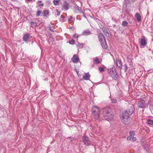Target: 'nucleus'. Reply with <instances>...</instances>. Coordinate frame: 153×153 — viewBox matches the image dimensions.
Wrapping results in <instances>:
<instances>
[{"label":"nucleus","instance_id":"1","mask_svg":"<svg viewBox=\"0 0 153 153\" xmlns=\"http://www.w3.org/2000/svg\"><path fill=\"white\" fill-rule=\"evenodd\" d=\"M133 107L128 106V108L124 111L120 115L121 120L125 124H126V122L127 121L129 118V116L131 115L134 111Z\"/></svg>","mask_w":153,"mask_h":153},{"label":"nucleus","instance_id":"2","mask_svg":"<svg viewBox=\"0 0 153 153\" xmlns=\"http://www.w3.org/2000/svg\"><path fill=\"white\" fill-rule=\"evenodd\" d=\"M102 113L104 118L106 120H111L113 118V113L109 107H106L104 108L102 110Z\"/></svg>","mask_w":153,"mask_h":153},{"label":"nucleus","instance_id":"3","mask_svg":"<svg viewBox=\"0 0 153 153\" xmlns=\"http://www.w3.org/2000/svg\"><path fill=\"white\" fill-rule=\"evenodd\" d=\"M92 113L96 120L98 119L100 116V109L96 106H93L92 108Z\"/></svg>","mask_w":153,"mask_h":153},{"label":"nucleus","instance_id":"4","mask_svg":"<svg viewBox=\"0 0 153 153\" xmlns=\"http://www.w3.org/2000/svg\"><path fill=\"white\" fill-rule=\"evenodd\" d=\"M110 76L114 80H116L118 78V75L115 69H111L108 72Z\"/></svg>","mask_w":153,"mask_h":153},{"label":"nucleus","instance_id":"5","mask_svg":"<svg viewBox=\"0 0 153 153\" xmlns=\"http://www.w3.org/2000/svg\"><path fill=\"white\" fill-rule=\"evenodd\" d=\"M82 139L85 145L89 146L90 145L91 141L87 137L85 136L83 137Z\"/></svg>","mask_w":153,"mask_h":153},{"label":"nucleus","instance_id":"6","mask_svg":"<svg viewBox=\"0 0 153 153\" xmlns=\"http://www.w3.org/2000/svg\"><path fill=\"white\" fill-rule=\"evenodd\" d=\"M98 36L100 42L106 40L104 35L102 33H99Z\"/></svg>","mask_w":153,"mask_h":153},{"label":"nucleus","instance_id":"7","mask_svg":"<svg viewBox=\"0 0 153 153\" xmlns=\"http://www.w3.org/2000/svg\"><path fill=\"white\" fill-rule=\"evenodd\" d=\"M71 60H72L73 62L74 63H76L79 61V58L77 55L76 54H75L72 58Z\"/></svg>","mask_w":153,"mask_h":153},{"label":"nucleus","instance_id":"8","mask_svg":"<svg viewBox=\"0 0 153 153\" xmlns=\"http://www.w3.org/2000/svg\"><path fill=\"white\" fill-rule=\"evenodd\" d=\"M138 105L139 108H144L145 107V102L144 101H139Z\"/></svg>","mask_w":153,"mask_h":153},{"label":"nucleus","instance_id":"9","mask_svg":"<svg viewBox=\"0 0 153 153\" xmlns=\"http://www.w3.org/2000/svg\"><path fill=\"white\" fill-rule=\"evenodd\" d=\"M116 64L119 68L122 69V63L120 59H118L117 60Z\"/></svg>","mask_w":153,"mask_h":153},{"label":"nucleus","instance_id":"10","mask_svg":"<svg viewBox=\"0 0 153 153\" xmlns=\"http://www.w3.org/2000/svg\"><path fill=\"white\" fill-rule=\"evenodd\" d=\"M30 38V34L28 33H25L23 37V40L25 42H27Z\"/></svg>","mask_w":153,"mask_h":153},{"label":"nucleus","instance_id":"11","mask_svg":"<svg viewBox=\"0 0 153 153\" xmlns=\"http://www.w3.org/2000/svg\"><path fill=\"white\" fill-rule=\"evenodd\" d=\"M102 30L106 37H108L109 36V33L108 32L107 29L104 27L102 28Z\"/></svg>","mask_w":153,"mask_h":153},{"label":"nucleus","instance_id":"12","mask_svg":"<svg viewBox=\"0 0 153 153\" xmlns=\"http://www.w3.org/2000/svg\"><path fill=\"white\" fill-rule=\"evenodd\" d=\"M135 17L136 18L137 21L138 22H140L141 20V16L138 13H136Z\"/></svg>","mask_w":153,"mask_h":153},{"label":"nucleus","instance_id":"13","mask_svg":"<svg viewBox=\"0 0 153 153\" xmlns=\"http://www.w3.org/2000/svg\"><path fill=\"white\" fill-rule=\"evenodd\" d=\"M69 4L67 2H65L62 6V7L64 9L67 10L69 9Z\"/></svg>","mask_w":153,"mask_h":153},{"label":"nucleus","instance_id":"14","mask_svg":"<svg viewBox=\"0 0 153 153\" xmlns=\"http://www.w3.org/2000/svg\"><path fill=\"white\" fill-rule=\"evenodd\" d=\"M100 43L103 49H105L107 48L108 46L106 40L100 42Z\"/></svg>","mask_w":153,"mask_h":153},{"label":"nucleus","instance_id":"15","mask_svg":"<svg viewBox=\"0 0 153 153\" xmlns=\"http://www.w3.org/2000/svg\"><path fill=\"white\" fill-rule=\"evenodd\" d=\"M140 43L141 45L144 46L146 44V41L144 38H142L140 41Z\"/></svg>","mask_w":153,"mask_h":153},{"label":"nucleus","instance_id":"16","mask_svg":"<svg viewBox=\"0 0 153 153\" xmlns=\"http://www.w3.org/2000/svg\"><path fill=\"white\" fill-rule=\"evenodd\" d=\"M82 34L84 35H88L91 34V31L88 30H86L83 31Z\"/></svg>","mask_w":153,"mask_h":153},{"label":"nucleus","instance_id":"17","mask_svg":"<svg viewBox=\"0 0 153 153\" xmlns=\"http://www.w3.org/2000/svg\"><path fill=\"white\" fill-rule=\"evenodd\" d=\"M74 8L75 9H76L77 10H78L79 13H80L81 14H84V12H83L82 10L80 9V8L78 6L76 5H75V6L74 7Z\"/></svg>","mask_w":153,"mask_h":153},{"label":"nucleus","instance_id":"18","mask_svg":"<svg viewBox=\"0 0 153 153\" xmlns=\"http://www.w3.org/2000/svg\"><path fill=\"white\" fill-rule=\"evenodd\" d=\"M90 75L88 74H86L85 75L83 76V78L84 79L88 80L89 79Z\"/></svg>","mask_w":153,"mask_h":153},{"label":"nucleus","instance_id":"19","mask_svg":"<svg viewBox=\"0 0 153 153\" xmlns=\"http://www.w3.org/2000/svg\"><path fill=\"white\" fill-rule=\"evenodd\" d=\"M130 0H125L123 3L124 5L127 7L128 5L130 3Z\"/></svg>","mask_w":153,"mask_h":153},{"label":"nucleus","instance_id":"20","mask_svg":"<svg viewBox=\"0 0 153 153\" xmlns=\"http://www.w3.org/2000/svg\"><path fill=\"white\" fill-rule=\"evenodd\" d=\"M49 13V11L48 10H44L42 13L43 16H46Z\"/></svg>","mask_w":153,"mask_h":153},{"label":"nucleus","instance_id":"21","mask_svg":"<svg viewBox=\"0 0 153 153\" xmlns=\"http://www.w3.org/2000/svg\"><path fill=\"white\" fill-rule=\"evenodd\" d=\"M104 68L105 66H102V67H100L98 69L100 72H104L105 71Z\"/></svg>","mask_w":153,"mask_h":153},{"label":"nucleus","instance_id":"22","mask_svg":"<svg viewBox=\"0 0 153 153\" xmlns=\"http://www.w3.org/2000/svg\"><path fill=\"white\" fill-rule=\"evenodd\" d=\"M111 100L112 103H116L117 102V100L116 98H111Z\"/></svg>","mask_w":153,"mask_h":153},{"label":"nucleus","instance_id":"23","mask_svg":"<svg viewBox=\"0 0 153 153\" xmlns=\"http://www.w3.org/2000/svg\"><path fill=\"white\" fill-rule=\"evenodd\" d=\"M60 0H54L53 2L56 5H58L59 4Z\"/></svg>","mask_w":153,"mask_h":153},{"label":"nucleus","instance_id":"24","mask_svg":"<svg viewBox=\"0 0 153 153\" xmlns=\"http://www.w3.org/2000/svg\"><path fill=\"white\" fill-rule=\"evenodd\" d=\"M147 122L150 125H153V120L149 119L148 120Z\"/></svg>","mask_w":153,"mask_h":153},{"label":"nucleus","instance_id":"25","mask_svg":"<svg viewBox=\"0 0 153 153\" xmlns=\"http://www.w3.org/2000/svg\"><path fill=\"white\" fill-rule=\"evenodd\" d=\"M48 28L49 30L51 31H54L53 30L54 27L53 26H51V25H49Z\"/></svg>","mask_w":153,"mask_h":153},{"label":"nucleus","instance_id":"26","mask_svg":"<svg viewBox=\"0 0 153 153\" xmlns=\"http://www.w3.org/2000/svg\"><path fill=\"white\" fill-rule=\"evenodd\" d=\"M123 66L124 68L123 70L124 71V72H126L128 69V67L126 64L124 65Z\"/></svg>","mask_w":153,"mask_h":153},{"label":"nucleus","instance_id":"27","mask_svg":"<svg viewBox=\"0 0 153 153\" xmlns=\"http://www.w3.org/2000/svg\"><path fill=\"white\" fill-rule=\"evenodd\" d=\"M128 24V22L126 21H124L122 22V25L123 26H126Z\"/></svg>","mask_w":153,"mask_h":153},{"label":"nucleus","instance_id":"28","mask_svg":"<svg viewBox=\"0 0 153 153\" xmlns=\"http://www.w3.org/2000/svg\"><path fill=\"white\" fill-rule=\"evenodd\" d=\"M75 41L74 39H72L71 40H69V43L71 45H73L75 44Z\"/></svg>","mask_w":153,"mask_h":153},{"label":"nucleus","instance_id":"29","mask_svg":"<svg viewBox=\"0 0 153 153\" xmlns=\"http://www.w3.org/2000/svg\"><path fill=\"white\" fill-rule=\"evenodd\" d=\"M96 63H100V61L98 57H96L94 61Z\"/></svg>","mask_w":153,"mask_h":153},{"label":"nucleus","instance_id":"30","mask_svg":"<svg viewBox=\"0 0 153 153\" xmlns=\"http://www.w3.org/2000/svg\"><path fill=\"white\" fill-rule=\"evenodd\" d=\"M42 13V11L40 10H38L36 13V16H40V14Z\"/></svg>","mask_w":153,"mask_h":153},{"label":"nucleus","instance_id":"31","mask_svg":"<svg viewBox=\"0 0 153 153\" xmlns=\"http://www.w3.org/2000/svg\"><path fill=\"white\" fill-rule=\"evenodd\" d=\"M30 24L32 26H36L37 25V23L35 22H32Z\"/></svg>","mask_w":153,"mask_h":153},{"label":"nucleus","instance_id":"32","mask_svg":"<svg viewBox=\"0 0 153 153\" xmlns=\"http://www.w3.org/2000/svg\"><path fill=\"white\" fill-rule=\"evenodd\" d=\"M83 45L82 43H78L77 46L78 47H79L80 48H82V47Z\"/></svg>","mask_w":153,"mask_h":153},{"label":"nucleus","instance_id":"33","mask_svg":"<svg viewBox=\"0 0 153 153\" xmlns=\"http://www.w3.org/2000/svg\"><path fill=\"white\" fill-rule=\"evenodd\" d=\"M130 136H132L134 135V131H131L130 132Z\"/></svg>","mask_w":153,"mask_h":153},{"label":"nucleus","instance_id":"34","mask_svg":"<svg viewBox=\"0 0 153 153\" xmlns=\"http://www.w3.org/2000/svg\"><path fill=\"white\" fill-rule=\"evenodd\" d=\"M150 108L151 109L153 110V103L152 104H150Z\"/></svg>","mask_w":153,"mask_h":153},{"label":"nucleus","instance_id":"35","mask_svg":"<svg viewBox=\"0 0 153 153\" xmlns=\"http://www.w3.org/2000/svg\"><path fill=\"white\" fill-rule=\"evenodd\" d=\"M131 137L132 136L130 135L127 137V140H129L131 139Z\"/></svg>","mask_w":153,"mask_h":153},{"label":"nucleus","instance_id":"36","mask_svg":"<svg viewBox=\"0 0 153 153\" xmlns=\"http://www.w3.org/2000/svg\"><path fill=\"white\" fill-rule=\"evenodd\" d=\"M153 102H152V101L151 100H149L148 101V103L149 104H150H150L152 103V104Z\"/></svg>","mask_w":153,"mask_h":153},{"label":"nucleus","instance_id":"37","mask_svg":"<svg viewBox=\"0 0 153 153\" xmlns=\"http://www.w3.org/2000/svg\"><path fill=\"white\" fill-rule=\"evenodd\" d=\"M73 19V17L72 16H71L70 17V18H69L68 19V21H70L71 19Z\"/></svg>","mask_w":153,"mask_h":153},{"label":"nucleus","instance_id":"38","mask_svg":"<svg viewBox=\"0 0 153 153\" xmlns=\"http://www.w3.org/2000/svg\"><path fill=\"white\" fill-rule=\"evenodd\" d=\"M38 5L39 6L43 7L44 6V4H39Z\"/></svg>","mask_w":153,"mask_h":153},{"label":"nucleus","instance_id":"39","mask_svg":"<svg viewBox=\"0 0 153 153\" xmlns=\"http://www.w3.org/2000/svg\"><path fill=\"white\" fill-rule=\"evenodd\" d=\"M132 140L133 141H136V137H133L132 138Z\"/></svg>","mask_w":153,"mask_h":153},{"label":"nucleus","instance_id":"40","mask_svg":"<svg viewBox=\"0 0 153 153\" xmlns=\"http://www.w3.org/2000/svg\"><path fill=\"white\" fill-rule=\"evenodd\" d=\"M74 37H78V36H77V34H75L74 36Z\"/></svg>","mask_w":153,"mask_h":153},{"label":"nucleus","instance_id":"41","mask_svg":"<svg viewBox=\"0 0 153 153\" xmlns=\"http://www.w3.org/2000/svg\"><path fill=\"white\" fill-rule=\"evenodd\" d=\"M61 17L63 19H64L65 18V16L63 15H62L61 16Z\"/></svg>","mask_w":153,"mask_h":153},{"label":"nucleus","instance_id":"42","mask_svg":"<svg viewBox=\"0 0 153 153\" xmlns=\"http://www.w3.org/2000/svg\"><path fill=\"white\" fill-rule=\"evenodd\" d=\"M60 13L59 12H57V16H59L60 15Z\"/></svg>","mask_w":153,"mask_h":153},{"label":"nucleus","instance_id":"43","mask_svg":"<svg viewBox=\"0 0 153 153\" xmlns=\"http://www.w3.org/2000/svg\"><path fill=\"white\" fill-rule=\"evenodd\" d=\"M56 12H59V10H57V9H56Z\"/></svg>","mask_w":153,"mask_h":153},{"label":"nucleus","instance_id":"44","mask_svg":"<svg viewBox=\"0 0 153 153\" xmlns=\"http://www.w3.org/2000/svg\"><path fill=\"white\" fill-rule=\"evenodd\" d=\"M38 2H39L40 3V2H42V1H38Z\"/></svg>","mask_w":153,"mask_h":153},{"label":"nucleus","instance_id":"45","mask_svg":"<svg viewBox=\"0 0 153 153\" xmlns=\"http://www.w3.org/2000/svg\"><path fill=\"white\" fill-rule=\"evenodd\" d=\"M84 16V17H85V18H86V17L85 16Z\"/></svg>","mask_w":153,"mask_h":153},{"label":"nucleus","instance_id":"46","mask_svg":"<svg viewBox=\"0 0 153 153\" xmlns=\"http://www.w3.org/2000/svg\"><path fill=\"white\" fill-rule=\"evenodd\" d=\"M149 14V12H148L147 14Z\"/></svg>","mask_w":153,"mask_h":153}]
</instances>
